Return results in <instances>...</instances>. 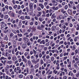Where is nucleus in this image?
<instances>
[{
    "label": "nucleus",
    "mask_w": 79,
    "mask_h": 79,
    "mask_svg": "<svg viewBox=\"0 0 79 79\" xmlns=\"http://www.w3.org/2000/svg\"><path fill=\"white\" fill-rule=\"evenodd\" d=\"M1 30H3L4 28L7 26V24H6L4 22H2L1 23Z\"/></svg>",
    "instance_id": "1"
},
{
    "label": "nucleus",
    "mask_w": 79,
    "mask_h": 79,
    "mask_svg": "<svg viewBox=\"0 0 79 79\" xmlns=\"http://www.w3.org/2000/svg\"><path fill=\"white\" fill-rule=\"evenodd\" d=\"M45 27V26L43 24H41V25L40 26H38L37 27V29H39V30H43V29Z\"/></svg>",
    "instance_id": "2"
},
{
    "label": "nucleus",
    "mask_w": 79,
    "mask_h": 79,
    "mask_svg": "<svg viewBox=\"0 0 79 79\" xmlns=\"http://www.w3.org/2000/svg\"><path fill=\"white\" fill-rule=\"evenodd\" d=\"M11 58L12 60H13L14 61H16V60H17V57H16V56L15 55H14Z\"/></svg>",
    "instance_id": "3"
},
{
    "label": "nucleus",
    "mask_w": 79,
    "mask_h": 79,
    "mask_svg": "<svg viewBox=\"0 0 79 79\" xmlns=\"http://www.w3.org/2000/svg\"><path fill=\"white\" fill-rule=\"evenodd\" d=\"M40 44H43V45L44 44H45V40H43L41 41H40Z\"/></svg>",
    "instance_id": "4"
},
{
    "label": "nucleus",
    "mask_w": 79,
    "mask_h": 79,
    "mask_svg": "<svg viewBox=\"0 0 79 79\" xmlns=\"http://www.w3.org/2000/svg\"><path fill=\"white\" fill-rule=\"evenodd\" d=\"M62 18H63V17L61 15H59L57 17V19H58L59 20L60 19H62Z\"/></svg>",
    "instance_id": "5"
},
{
    "label": "nucleus",
    "mask_w": 79,
    "mask_h": 79,
    "mask_svg": "<svg viewBox=\"0 0 79 79\" xmlns=\"http://www.w3.org/2000/svg\"><path fill=\"white\" fill-rule=\"evenodd\" d=\"M29 7L31 9H32L33 8V4L32 3H30Z\"/></svg>",
    "instance_id": "6"
},
{
    "label": "nucleus",
    "mask_w": 79,
    "mask_h": 79,
    "mask_svg": "<svg viewBox=\"0 0 79 79\" xmlns=\"http://www.w3.org/2000/svg\"><path fill=\"white\" fill-rule=\"evenodd\" d=\"M7 63L9 64H11L13 63V62L12 60H8L7 62Z\"/></svg>",
    "instance_id": "7"
},
{
    "label": "nucleus",
    "mask_w": 79,
    "mask_h": 79,
    "mask_svg": "<svg viewBox=\"0 0 79 79\" xmlns=\"http://www.w3.org/2000/svg\"><path fill=\"white\" fill-rule=\"evenodd\" d=\"M71 62H70L69 63H68L67 67L69 68H71Z\"/></svg>",
    "instance_id": "8"
},
{
    "label": "nucleus",
    "mask_w": 79,
    "mask_h": 79,
    "mask_svg": "<svg viewBox=\"0 0 79 79\" xmlns=\"http://www.w3.org/2000/svg\"><path fill=\"white\" fill-rule=\"evenodd\" d=\"M68 13L69 15H72V10L70 9H69L68 10Z\"/></svg>",
    "instance_id": "9"
},
{
    "label": "nucleus",
    "mask_w": 79,
    "mask_h": 79,
    "mask_svg": "<svg viewBox=\"0 0 79 79\" xmlns=\"http://www.w3.org/2000/svg\"><path fill=\"white\" fill-rule=\"evenodd\" d=\"M22 47L23 48H26V44L24 43L22 45Z\"/></svg>",
    "instance_id": "10"
},
{
    "label": "nucleus",
    "mask_w": 79,
    "mask_h": 79,
    "mask_svg": "<svg viewBox=\"0 0 79 79\" xmlns=\"http://www.w3.org/2000/svg\"><path fill=\"white\" fill-rule=\"evenodd\" d=\"M50 60L52 61H53L55 60V57L54 56H52L50 58Z\"/></svg>",
    "instance_id": "11"
},
{
    "label": "nucleus",
    "mask_w": 79,
    "mask_h": 79,
    "mask_svg": "<svg viewBox=\"0 0 79 79\" xmlns=\"http://www.w3.org/2000/svg\"><path fill=\"white\" fill-rule=\"evenodd\" d=\"M57 73H58V71H57V70H56V69H54L53 71V73H54L55 74H56Z\"/></svg>",
    "instance_id": "12"
},
{
    "label": "nucleus",
    "mask_w": 79,
    "mask_h": 79,
    "mask_svg": "<svg viewBox=\"0 0 79 79\" xmlns=\"http://www.w3.org/2000/svg\"><path fill=\"white\" fill-rule=\"evenodd\" d=\"M77 39H79V36H77L75 37L74 39V41L75 42H77Z\"/></svg>",
    "instance_id": "13"
},
{
    "label": "nucleus",
    "mask_w": 79,
    "mask_h": 79,
    "mask_svg": "<svg viewBox=\"0 0 79 79\" xmlns=\"http://www.w3.org/2000/svg\"><path fill=\"white\" fill-rule=\"evenodd\" d=\"M68 6L69 8H72L73 6H72V4L69 3L68 4Z\"/></svg>",
    "instance_id": "14"
},
{
    "label": "nucleus",
    "mask_w": 79,
    "mask_h": 79,
    "mask_svg": "<svg viewBox=\"0 0 79 79\" xmlns=\"http://www.w3.org/2000/svg\"><path fill=\"white\" fill-rule=\"evenodd\" d=\"M25 18L26 19H30V17L27 15L25 16Z\"/></svg>",
    "instance_id": "15"
},
{
    "label": "nucleus",
    "mask_w": 79,
    "mask_h": 79,
    "mask_svg": "<svg viewBox=\"0 0 79 79\" xmlns=\"http://www.w3.org/2000/svg\"><path fill=\"white\" fill-rule=\"evenodd\" d=\"M8 18V15H6L4 16V19H7Z\"/></svg>",
    "instance_id": "16"
},
{
    "label": "nucleus",
    "mask_w": 79,
    "mask_h": 79,
    "mask_svg": "<svg viewBox=\"0 0 79 79\" xmlns=\"http://www.w3.org/2000/svg\"><path fill=\"white\" fill-rule=\"evenodd\" d=\"M5 72L6 73V74H7V75H9V76H11V74L10 73L9 74V72L8 71H6V70H5Z\"/></svg>",
    "instance_id": "17"
},
{
    "label": "nucleus",
    "mask_w": 79,
    "mask_h": 79,
    "mask_svg": "<svg viewBox=\"0 0 79 79\" xmlns=\"http://www.w3.org/2000/svg\"><path fill=\"white\" fill-rule=\"evenodd\" d=\"M20 19H22V20H24V19H25V18H24V16H21L20 17Z\"/></svg>",
    "instance_id": "18"
},
{
    "label": "nucleus",
    "mask_w": 79,
    "mask_h": 79,
    "mask_svg": "<svg viewBox=\"0 0 79 79\" xmlns=\"http://www.w3.org/2000/svg\"><path fill=\"white\" fill-rule=\"evenodd\" d=\"M40 64H44V61L42 59H41L40 60Z\"/></svg>",
    "instance_id": "19"
},
{
    "label": "nucleus",
    "mask_w": 79,
    "mask_h": 79,
    "mask_svg": "<svg viewBox=\"0 0 79 79\" xmlns=\"http://www.w3.org/2000/svg\"><path fill=\"white\" fill-rule=\"evenodd\" d=\"M27 64L29 65V66H31V61L28 60L27 61Z\"/></svg>",
    "instance_id": "20"
},
{
    "label": "nucleus",
    "mask_w": 79,
    "mask_h": 79,
    "mask_svg": "<svg viewBox=\"0 0 79 79\" xmlns=\"http://www.w3.org/2000/svg\"><path fill=\"white\" fill-rule=\"evenodd\" d=\"M68 55H69V52H67V53H66L65 52L64 54L63 55L64 56H68Z\"/></svg>",
    "instance_id": "21"
},
{
    "label": "nucleus",
    "mask_w": 79,
    "mask_h": 79,
    "mask_svg": "<svg viewBox=\"0 0 79 79\" xmlns=\"http://www.w3.org/2000/svg\"><path fill=\"white\" fill-rule=\"evenodd\" d=\"M19 77L20 79H22L23 77V75L22 74H20L19 75Z\"/></svg>",
    "instance_id": "22"
},
{
    "label": "nucleus",
    "mask_w": 79,
    "mask_h": 79,
    "mask_svg": "<svg viewBox=\"0 0 79 79\" xmlns=\"http://www.w3.org/2000/svg\"><path fill=\"white\" fill-rule=\"evenodd\" d=\"M8 31H9V30H4V34H6L7 32H8Z\"/></svg>",
    "instance_id": "23"
},
{
    "label": "nucleus",
    "mask_w": 79,
    "mask_h": 79,
    "mask_svg": "<svg viewBox=\"0 0 79 79\" xmlns=\"http://www.w3.org/2000/svg\"><path fill=\"white\" fill-rule=\"evenodd\" d=\"M55 14L54 13L53 14L51 17V19H53V18H55Z\"/></svg>",
    "instance_id": "24"
},
{
    "label": "nucleus",
    "mask_w": 79,
    "mask_h": 79,
    "mask_svg": "<svg viewBox=\"0 0 79 79\" xmlns=\"http://www.w3.org/2000/svg\"><path fill=\"white\" fill-rule=\"evenodd\" d=\"M56 30H57V31H55V32H58L59 31V30H60V27H57L56 28Z\"/></svg>",
    "instance_id": "25"
},
{
    "label": "nucleus",
    "mask_w": 79,
    "mask_h": 79,
    "mask_svg": "<svg viewBox=\"0 0 79 79\" xmlns=\"http://www.w3.org/2000/svg\"><path fill=\"white\" fill-rule=\"evenodd\" d=\"M4 15L3 14H2V13H0V17H1V18H3L4 17Z\"/></svg>",
    "instance_id": "26"
},
{
    "label": "nucleus",
    "mask_w": 79,
    "mask_h": 79,
    "mask_svg": "<svg viewBox=\"0 0 79 79\" xmlns=\"http://www.w3.org/2000/svg\"><path fill=\"white\" fill-rule=\"evenodd\" d=\"M37 11H41V9L40 7H37Z\"/></svg>",
    "instance_id": "27"
},
{
    "label": "nucleus",
    "mask_w": 79,
    "mask_h": 79,
    "mask_svg": "<svg viewBox=\"0 0 79 79\" xmlns=\"http://www.w3.org/2000/svg\"><path fill=\"white\" fill-rule=\"evenodd\" d=\"M22 61H24V63H27V59H26V58L23 59L22 60Z\"/></svg>",
    "instance_id": "28"
},
{
    "label": "nucleus",
    "mask_w": 79,
    "mask_h": 79,
    "mask_svg": "<svg viewBox=\"0 0 79 79\" xmlns=\"http://www.w3.org/2000/svg\"><path fill=\"white\" fill-rule=\"evenodd\" d=\"M23 39L24 42H25V43H26V41H27V38L25 37L23 38Z\"/></svg>",
    "instance_id": "29"
},
{
    "label": "nucleus",
    "mask_w": 79,
    "mask_h": 79,
    "mask_svg": "<svg viewBox=\"0 0 79 79\" xmlns=\"http://www.w3.org/2000/svg\"><path fill=\"white\" fill-rule=\"evenodd\" d=\"M28 54H29V52H26L25 53L24 55L25 56H27V55H28Z\"/></svg>",
    "instance_id": "30"
},
{
    "label": "nucleus",
    "mask_w": 79,
    "mask_h": 79,
    "mask_svg": "<svg viewBox=\"0 0 79 79\" xmlns=\"http://www.w3.org/2000/svg\"><path fill=\"white\" fill-rule=\"evenodd\" d=\"M23 64H24V63L22 62L19 64V66H22L23 65Z\"/></svg>",
    "instance_id": "31"
},
{
    "label": "nucleus",
    "mask_w": 79,
    "mask_h": 79,
    "mask_svg": "<svg viewBox=\"0 0 79 79\" xmlns=\"http://www.w3.org/2000/svg\"><path fill=\"white\" fill-rule=\"evenodd\" d=\"M75 52V55H77V53H78V50L77 49H76Z\"/></svg>",
    "instance_id": "32"
},
{
    "label": "nucleus",
    "mask_w": 79,
    "mask_h": 79,
    "mask_svg": "<svg viewBox=\"0 0 79 79\" xmlns=\"http://www.w3.org/2000/svg\"><path fill=\"white\" fill-rule=\"evenodd\" d=\"M17 7H18V5H15L14 6L13 8L14 9H16V8H17Z\"/></svg>",
    "instance_id": "33"
},
{
    "label": "nucleus",
    "mask_w": 79,
    "mask_h": 79,
    "mask_svg": "<svg viewBox=\"0 0 79 79\" xmlns=\"http://www.w3.org/2000/svg\"><path fill=\"white\" fill-rule=\"evenodd\" d=\"M74 67L75 68H77V64L75 63L74 64Z\"/></svg>",
    "instance_id": "34"
},
{
    "label": "nucleus",
    "mask_w": 79,
    "mask_h": 79,
    "mask_svg": "<svg viewBox=\"0 0 79 79\" xmlns=\"http://www.w3.org/2000/svg\"><path fill=\"white\" fill-rule=\"evenodd\" d=\"M59 66H60L59 64H58L56 67V69L58 70L60 69V67H59Z\"/></svg>",
    "instance_id": "35"
},
{
    "label": "nucleus",
    "mask_w": 79,
    "mask_h": 79,
    "mask_svg": "<svg viewBox=\"0 0 79 79\" xmlns=\"http://www.w3.org/2000/svg\"><path fill=\"white\" fill-rule=\"evenodd\" d=\"M50 72V69H48L46 72V74H48Z\"/></svg>",
    "instance_id": "36"
},
{
    "label": "nucleus",
    "mask_w": 79,
    "mask_h": 79,
    "mask_svg": "<svg viewBox=\"0 0 79 79\" xmlns=\"http://www.w3.org/2000/svg\"><path fill=\"white\" fill-rule=\"evenodd\" d=\"M1 46L2 47V48H4V47H5V45H4V44H2V43L1 44Z\"/></svg>",
    "instance_id": "37"
},
{
    "label": "nucleus",
    "mask_w": 79,
    "mask_h": 79,
    "mask_svg": "<svg viewBox=\"0 0 79 79\" xmlns=\"http://www.w3.org/2000/svg\"><path fill=\"white\" fill-rule=\"evenodd\" d=\"M18 37H22L23 36V35H22V34H17Z\"/></svg>",
    "instance_id": "38"
},
{
    "label": "nucleus",
    "mask_w": 79,
    "mask_h": 79,
    "mask_svg": "<svg viewBox=\"0 0 79 79\" xmlns=\"http://www.w3.org/2000/svg\"><path fill=\"white\" fill-rule=\"evenodd\" d=\"M68 16V15L67 13H65L64 15V16L65 18H66V17H67Z\"/></svg>",
    "instance_id": "39"
},
{
    "label": "nucleus",
    "mask_w": 79,
    "mask_h": 79,
    "mask_svg": "<svg viewBox=\"0 0 79 79\" xmlns=\"http://www.w3.org/2000/svg\"><path fill=\"white\" fill-rule=\"evenodd\" d=\"M50 63H51V60H47V64Z\"/></svg>",
    "instance_id": "40"
},
{
    "label": "nucleus",
    "mask_w": 79,
    "mask_h": 79,
    "mask_svg": "<svg viewBox=\"0 0 79 79\" xmlns=\"http://www.w3.org/2000/svg\"><path fill=\"white\" fill-rule=\"evenodd\" d=\"M11 16L13 17H14L15 16V14H14V13H13V12H12L11 13Z\"/></svg>",
    "instance_id": "41"
},
{
    "label": "nucleus",
    "mask_w": 79,
    "mask_h": 79,
    "mask_svg": "<svg viewBox=\"0 0 79 79\" xmlns=\"http://www.w3.org/2000/svg\"><path fill=\"white\" fill-rule=\"evenodd\" d=\"M71 19L70 17H69V18H67V21L68 22H69V21H71Z\"/></svg>",
    "instance_id": "42"
},
{
    "label": "nucleus",
    "mask_w": 79,
    "mask_h": 79,
    "mask_svg": "<svg viewBox=\"0 0 79 79\" xmlns=\"http://www.w3.org/2000/svg\"><path fill=\"white\" fill-rule=\"evenodd\" d=\"M53 74V71H50V72L48 74V75H50V74Z\"/></svg>",
    "instance_id": "43"
},
{
    "label": "nucleus",
    "mask_w": 79,
    "mask_h": 79,
    "mask_svg": "<svg viewBox=\"0 0 79 79\" xmlns=\"http://www.w3.org/2000/svg\"><path fill=\"white\" fill-rule=\"evenodd\" d=\"M12 31L14 34H16V31L15 30H12Z\"/></svg>",
    "instance_id": "44"
},
{
    "label": "nucleus",
    "mask_w": 79,
    "mask_h": 79,
    "mask_svg": "<svg viewBox=\"0 0 79 79\" xmlns=\"http://www.w3.org/2000/svg\"><path fill=\"white\" fill-rule=\"evenodd\" d=\"M33 7L34 9H36L37 8V5L36 4H35L33 6Z\"/></svg>",
    "instance_id": "45"
},
{
    "label": "nucleus",
    "mask_w": 79,
    "mask_h": 79,
    "mask_svg": "<svg viewBox=\"0 0 79 79\" xmlns=\"http://www.w3.org/2000/svg\"><path fill=\"white\" fill-rule=\"evenodd\" d=\"M14 35V34H13V33H11L10 35V38H11V37H13V36Z\"/></svg>",
    "instance_id": "46"
},
{
    "label": "nucleus",
    "mask_w": 79,
    "mask_h": 79,
    "mask_svg": "<svg viewBox=\"0 0 79 79\" xmlns=\"http://www.w3.org/2000/svg\"><path fill=\"white\" fill-rule=\"evenodd\" d=\"M9 8L10 10H13V7L11 6H9Z\"/></svg>",
    "instance_id": "47"
},
{
    "label": "nucleus",
    "mask_w": 79,
    "mask_h": 79,
    "mask_svg": "<svg viewBox=\"0 0 79 79\" xmlns=\"http://www.w3.org/2000/svg\"><path fill=\"white\" fill-rule=\"evenodd\" d=\"M58 7L59 8H62V5H61V4H59L58 5Z\"/></svg>",
    "instance_id": "48"
},
{
    "label": "nucleus",
    "mask_w": 79,
    "mask_h": 79,
    "mask_svg": "<svg viewBox=\"0 0 79 79\" xmlns=\"http://www.w3.org/2000/svg\"><path fill=\"white\" fill-rule=\"evenodd\" d=\"M49 44H50V43L49 42L47 43L46 44V45H45L46 46H47V47H48V46H49Z\"/></svg>",
    "instance_id": "49"
},
{
    "label": "nucleus",
    "mask_w": 79,
    "mask_h": 79,
    "mask_svg": "<svg viewBox=\"0 0 79 79\" xmlns=\"http://www.w3.org/2000/svg\"><path fill=\"white\" fill-rule=\"evenodd\" d=\"M5 55L6 56H8V55H9V53L8 52H6Z\"/></svg>",
    "instance_id": "50"
},
{
    "label": "nucleus",
    "mask_w": 79,
    "mask_h": 79,
    "mask_svg": "<svg viewBox=\"0 0 79 79\" xmlns=\"http://www.w3.org/2000/svg\"><path fill=\"white\" fill-rule=\"evenodd\" d=\"M48 49V48L47 47H44V51H46Z\"/></svg>",
    "instance_id": "51"
},
{
    "label": "nucleus",
    "mask_w": 79,
    "mask_h": 79,
    "mask_svg": "<svg viewBox=\"0 0 79 79\" xmlns=\"http://www.w3.org/2000/svg\"><path fill=\"white\" fill-rule=\"evenodd\" d=\"M15 38L16 39V40H18V35H16L15 36Z\"/></svg>",
    "instance_id": "52"
},
{
    "label": "nucleus",
    "mask_w": 79,
    "mask_h": 79,
    "mask_svg": "<svg viewBox=\"0 0 79 79\" xmlns=\"http://www.w3.org/2000/svg\"><path fill=\"white\" fill-rule=\"evenodd\" d=\"M33 51L34 53V54H35L34 56H35V54H36V51H35L34 49H33Z\"/></svg>",
    "instance_id": "53"
},
{
    "label": "nucleus",
    "mask_w": 79,
    "mask_h": 79,
    "mask_svg": "<svg viewBox=\"0 0 79 79\" xmlns=\"http://www.w3.org/2000/svg\"><path fill=\"white\" fill-rule=\"evenodd\" d=\"M63 43H64V42H63V41H61L60 42H59V45H61V44H63Z\"/></svg>",
    "instance_id": "54"
},
{
    "label": "nucleus",
    "mask_w": 79,
    "mask_h": 79,
    "mask_svg": "<svg viewBox=\"0 0 79 79\" xmlns=\"http://www.w3.org/2000/svg\"><path fill=\"white\" fill-rule=\"evenodd\" d=\"M46 59H49L50 58V56L49 55H47L46 57Z\"/></svg>",
    "instance_id": "55"
},
{
    "label": "nucleus",
    "mask_w": 79,
    "mask_h": 79,
    "mask_svg": "<svg viewBox=\"0 0 79 79\" xmlns=\"http://www.w3.org/2000/svg\"><path fill=\"white\" fill-rule=\"evenodd\" d=\"M51 48H52V47H51L50 46H49L48 47V50H49V52L50 51V50H50V49H51Z\"/></svg>",
    "instance_id": "56"
},
{
    "label": "nucleus",
    "mask_w": 79,
    "mask_h": 79,
    "mask_svg": "<svg viewBox=\"0 0 79 79\" xmlns=\"http://www.w3.org/2000/svg\"><path fill=\"white\" fill-rule=\"evenodd\" d=\"M73 72L74 73H76V72H77V70H76V69H74L73 70Z\"/></svg>",
    "instance_id": "57"
},
{
    "label": "nucleus",
    "mask_w": 79,
    "mask_h": 79,
    "mask_svg": "<svg viewBox=\"0 0 79 79\" xmlns=\"http://www.w3.org/2000/svg\"><path fill=\"white\" fill-rule=\"evenodd\" d=\"M39 56L40 58H41V57L42 56V53H40L39 54Z\"/></svg>",
    "instance_id": "58"
},
{
    "label": "nucleus",
    "mask_w": 79,
    "mask_h": 79,
    "mask_svg": "<svg viewBox=\"0 0 79 79\" xmlns=\"http://www.w3.org/2000/svg\"><path fill=\"white\" fill-rule=\"evenodd\" d=\"M70 34H68L66 36V38H68V37H70Z\"/></svg>",
    "instance_id": "59"
},
{
    "label": "nucleus",
    "mask_w": 79,
    "mask_h": 79,
    "mask_svg": "<svg viewBox=\"0 0 79 79\" xmlns=\"http://www.w3.org/2000/svg\"><path fill=\"white\" fill-rule=\"evenodd\" d=\"M60 60H57L56 62V65H58V63H59Z\"/></svg>",
    "instance_id": "60"
},
{
    "label": "nucleus",
    "mask_w": 79,
    "mask_h": 79,
    "mask_svg": "<svg viewBox=\"0 0 79 79\" xmlns=\"http://www.w3.org/2000/svg\"><path fill=\"white\" fill-rule=\"evenodd\" d=\"M18 13H19V14H21V13H22V10H20L19 11Z\"/></svg>",
    "instance_id": "61"
},
{
    "label": "nucleus",
    "mask_w": 79,
    "mask_h": 79,
    "mask_svg": "<svg viewBox=\"0 0 79 79\" xmlns=\"http://www.w3.org/2000/svg\"><path fill=\"white\" fill-rule=\"evenodd\" d=\"M52 77V76L51 75H48L47 76V78H48V79H50V77Z\"/></svg>",
    "instance_id": "62"
},
{
    "label": "nucleus",
    "mask_w": 79,
    "mask_h": 79,
    "mask_svg": "<svg viewBox=\"0 0 79 79\" xmlns=\"http://www.w3.org/2000/svg\"><path fill=\"white\" fill-rule=\"evenodd\" d=\"M9 77L8 75L6 76V77H5V79H8V78Z\"/></svg>",
    "instance_id": "63"
},
{
    "label": "nucleus",
    "mask_w": 79,
    "mask_h": 79,
    "mask_svg": "<svg viewBox=\"0 0 79 79\" xmlns=\"http://www.w3.org/2000/svg\"><path fill=\"white\" fill-rule=\"evenodd\" d=\"M63 79H67V77L66 76H64L63 77Z\"/></svg>",
    "instance_id": "64"
}]
</instances>
